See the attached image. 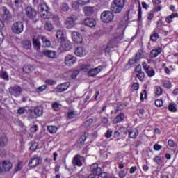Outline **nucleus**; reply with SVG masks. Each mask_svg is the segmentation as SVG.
Listing matches in <instances>:
<instances>
[{
	"mask_svg": "<svg viewBox=\"0 0 178 178\" xmlns=\"http://www.w3.org/2000/svg\"><path fill=\"white\" fill-rule=\"evenodd\" d=\"M126 6V0H113L111 6V10L113 13H122Z\"/></svg>",
	"mask_w": 178,
	"mask_h": 178,
	"instance_id": "obj_1",
	"label": "nucleus"
},
{
	"mask_svg": "<svg viewBox=\"0 0 178 178\" xmlns=\"http://www.w3.org/2000/svg\"><path fill=\"white\" fill-rule=\"evenodd\" d=\"M90 170L92 174H90L88 178H108V175L105 172H102L101 168L98 167L97 163H94L90 166Z\"/></svg>",
	"mask_w": 178,
	"mask_h": 178,
	"instance_id": "obj_2",
	"label": "nucleus"
},
{
	"mask_svg": "<svg viewBox=\"0 0 178 178\" xmlns=\"http://www.w3.org/2000/svg\"><path fill=\"white\" fill-rule=\"evenodd\" d=\"M40 16L42 19H52L54 17L52 13L49 12V7L47 4H43L42 8H40Z\"/></svg>",
	"mask_w": 178,
	"mask_h": 178,
	"instance_id": "obj_3",
	"label": "nucleus"
},
{
	"mask_svg": "<svg viewBox=\"0 0 178 178\" xmlns=\"http://www.w3.org/2000/svg\"><path fill=\"white\" fill-rule=\"evenodd\" d=\"M115 15L112 11H104L101 15V20L103 23H109L113 20Z\"/></svg>",
	"mask_w": 178,
	"mask_h": 178,
	"instance_id": "obj_4",
	"label": "nucleus"
},
{
	"mask_svg": "<svg viewBox=\"0 0 178 178\" xmlns=\"http://www.w3.org/2000/svg\"><path fill=\"white\" fill-rule=\"evenodd\" d=\"M24 29V25H23V22H15L11 26V30L15 34H22Z\"/></svg>",
	"mask_w": 178,
	"mask_h": 178,
	"instance_id": "obj_5",
	"label": "nucleus"
},
{
	"mask_svg": "<svg viewBox=\"0 0 178 178\" xmlns=\"http://www.w3.org/2000/svg\"><path fill=\"white\" fill-rule=\"evenodd\" d=\"M12 169V163L8 161H4L0 163V172L5 173L9 172Z\"/></svg>",
	"mask_w": 178,
	"mask_h": 178,
	"instance_id": "obj_6",
	"label": "nucleus"
},
{
	"mask_svg": "<svg viewBox=\"0 0 178 178\" xmlns=\"http://www.w3.org/2000/svg\"><path fill=\"white\" fill-rule=\"evenodd\" d=\"M76 62H77V58L72 54H68L65 57L64 63L66 66H73Z\"/></svg>",
	"mask_w": 178,
	"mask_h": 178,
	"instance_id": "obj_7",
	"label": "nucleus"
},
{
	"mask_svg": "<svg viewBox=\"0 0 178 178\" xmlns=\"http://www.w3.org/2000/svg\"><path fill=\"white\" fill-rule=\"evenodd\" d=\"M24 12L29 19H34V17L37 16V12H35V10L31 6L26 7Z\"/></svg>",
	"mask_w": 178,
	"mask_h": 178,
	"instance_id": "obj_8",
	"label": "nucleus"
},
{
	"mask_svg": "<svg viewBox=\"0 0 178 178\" xmlns=\"http://www.w3.org/2000/svg\"><path fill=\"white\" fill-rule=\"evenodd\" d=\"M72 40L75 44H83V36L76 31L72 32Z\"/></svg>",
	"mask_w": 178,
	"mask_h": 178,
	"instance_id": "obj_9",
	"label": "nucleus"
},
{
	"mask_svg": "<svg viewBox=\"0 0 178 178\" xmlns=\"http://www.w3.org/2000/svg\"><path fill=\"white\" fill-rule=\"evenodd\" d=\"M142 66L145 72V73L147 74V76L149 77H152L155 76V71L154 70V68L151 66L147 65V63L144 62L142 64Z\"/></svg>",
	"mask_w": 178,
	"mask_h": 178,
	"instance_id": "obj_10",
	"label": "nucleus"
},
{
	"mask_svg": "<svg viewBox=\"0 0 178 178\" xmlns=\"http://www.w3.org/2000/svg\"><path fill=\"white\" fill-rule=\"evenodd\" d=\"M60 42L61 51H70L72 49V42L69 40L65 39Z\"/></svg>",
	"mask_w": 178,
	"mask_h": 178,
	"instance_id": "obj_11",
	"label": "nucleus"
},
{
	"mask_svg": "<svg viewBox=\"0 0 178 178\" xmlns=\"http://www.w3.org/2000/svg\"><path fill=\"white\" fill-rule=\"evenodd\" d=\"M87 49L84 47H79L74 51V54L79 58H84L87 55Z\"/></svg>",
	"mask_w": 178,
	"mask_h": 178,
	"instance_id": "obj_12",
	"label": "nucleus"
},
{
	"mask_svg": "<svg viewBox=\"0 0 178 178\" xmlns=\"http://www.w3.org/2000/svg\"><path fill=\"white\" fill-rule=\"evenodd\" d=\"M102 69H104L102 66H98L95 68H91L88 71V74L90 77H94V76H97V74L101 73V72H102Z\"/></svg>",
	"mask_w": 178,
	"mask_h": 178,
	"instance_id": "obj_13",
	"label": "nucleus"
},
{
	"mask_svg": "<svg viewBox=\"0 0 178 178\" xmlns=\"http://www.w3.org/2000/svg\"><path fill=\"white\" fill-rule=\"evenodd\" d=\"M42 160L39 157H33L29 161V168H35L41 163Z\"/></svg>",
	"mask_w": 178,
	"mask_h": 178,
	"instance_id": "obj_14",
	"label": "nucleus"
},
{
	"mask_svg": "<svg viewBox=\"0 0 178 178\" xmlns=\"http://www.w3.org/2000/svg\"><path fill=\"white\" fill-rule=\"evenodd\" d=\"M82 10L86 16H91L95 12V7L86 6L82 8Z\"/></svg>",
	"mask_w": 178,
	"mask_h": 178,
	"instance_id": "obj_15",
	"label": "nucleus"
},
{
	"mask_svg": "<svg viewBox=\"0 0 178 178\" xmlns=\"http://www.w3.org/2000/svg\"><path fill=\"white\" fill-rule=\"evenodd\" d=\"M74 22H76V19L72 17H67L65 22V27L67 29H72V27H74V24H76Z\"/></svg>",
	"mask_w": 178,
	"mask_h": 178,
	"instance_id": "obj_16",
	"label": "nucleus"
},
{
	"mask_svg": "<svg viewBox=\"0 0 178 178\" xmlns=\"http://www.w3.org/2000/svg\"><path fill=\"white\" fill-rule=\"evenodd\" d=\"M10 93L14 97H19L22 94V88L19 86H14L10 88Z\"/></svg>",
	"mask_w": 178,
	"mask_h": 178,
	"instance_id": "obj_17",
	"label": "nucleus"
},
{
	"mask_svg": "<svg viewBox=\"0 0 178 178\" xmlns=\"http://www.w3.org/2000/svg\"><path fill=\"white\" fill-rule=\"evenodd\" d=\"M69 87H70V83L69 82H66L58 85L56 88V90L58 92H63V91H66Z\"/></svg>",
	"mask_w": 178,
	"mask_h": 178,
	"instance_id": "obj_18",
	"label": "nucleus"
},
{
	"mask_svg": "<svg viewBox=\"0 0 178 178\" xmlns=\"http://www.w3.org/2000/svg\"><path fill=\"white\" fill-rule=\"evenodd\" d=\"M44 108L42 107V106H38L34 107L33 113L38 118H40V116H42Z\"/></svg>",
	"mask_w": 178,
	"mask_h": 178,
	"instance_id": "obj_19",
	"label": "nucleus"
},
{
	"mask_svg": "<svg viewBox=\"0 0 178 178\" xmlns=\"http://www.w3.org/2000/svg\"><path fill=\"white\" fill-rule=\"evenodd\" d=\"M83 23L86 26H88V27H95L97 24V22L92 18H86Z\"/></svg>",
	"mask_w": 178,
	"mask_h": 178,
	"instance_id": "obj_20",
	"label": "nucleus"
},
{
	"mask_svg": "<svg viewBox=\"0 0 178 178\" xmlns=\"http://www.w3.org/2000/svg\"><path fill=\"white\" fill-rule=\"evenodd\" d=\"M43 54L47 58H50L51 59H54V58H56V51H55L44 49L43 51Z\"/></svg>",
	"mask_w": 178,
	"mask_h": 178,
	"instance_id": "obj_21",
	"label": "nucleus"
},
{
	"mask_svg": "<svg viewBox=\"0 0 178 178\" xmlns=\"http://www.w3.org/2000/svg\"><path fill=\"white\" fill-rule=\"evenodd\" d=\"M127 133L130 138H137V136H138V131L136 129H128Z\"/></svg>",
	"mask_w": 178,
	"mask_h": 178,
	"instance_id": "obj_22",
	"label": "nucleus"
},
{
	"mask_svg": "<svg viewBox=\"0 0 178 178\" xmlns=\"http://www.w3.org/2000/svg\"><path fill=\"white\" fill-rule=\"evenodd\" d=\"M80 158H81V156L80 155H76L72 161V163L74 166H83V162H81V160H80Z\"/></svg>",
	"mask_w": 178,
	"mask_h": 178,
	"instance_id": "obj_23",
	"label": "nucleus"
},
{
	"mask_svg": "<svg viewBox=\"0 0 178 178\" xmlns=\"http://www.w3.org/2000/svg\"><path fill=\"white\" fill-rule=\"evenodd\" d=\"M124 120V113H120L113 120V124H116L118 123H120Z\"/></svg>",
	"mask_w": 178,
	"mask_h": 178,
	"instance_id": "obj_24",
	"label": "nucleus"
},
{
	"mask_svg": "<svg viewBox=\"0 0 178 178\" xmlns=\"http://www.w3.org/2000/svg\"><path fill=\"white\" fill-rule=\"evenodd\" d=\"M56 37L60 42L66 40V38H65V33H63V31L62 30H58L56 31Z\"/></svg>",
	"mask_w": 178,
	"mask_h": 178,
	"instance_id": "obj_25",
	"label": "nucleus"
},
{
	"mask_svg": "<svg viewBox=\"0 0 178 178\" xmlns=\"http://www.w3.org/2000/svg\"><path fill=\"white\" fill-rule=\"evenodd\" d=\"M3 10L4 12L3 15V20H10V19H12V14H10V12H9V10L6 8H3Z\"/></svg>",
	"mask_w": 178,
	"mask_h": 178,
	"instance_id": "obj_26",
	"label": "nucleus"
},
{
	"mask_svg": "<svg viewBox=\"0 0 178 178\" xmlns=\"http://www.w3.org/2000/svg\"><path fill=\"white\" fill-rule=\"evenodd\" d=\"M40 38H33V44L34 49L36 51H40V48H41V43H40Z\"/></svg>",
	"mask_w": 178,
	"mask_h": 178,
	"instance_id": "obj_27",
	"label": "nucleus"
},
{
	"mask_svg": "<svg viewBox=\"0 0 178 178\" xmlns=\"http://www.w3.org/2000/svg\"><path fill=\"white\" fill-rule=\"evenodd\" d=\"M162 52V49L161 47H159L157 49L152 50L150 53V56L152 58H156L158 55H159Z\"/></svg>",
	"mask_w": 178,
	"mask_h": 178,
	"instance_id": "obj_28",
	"label": "nucleus"
},
{
	"mask_svg": "<svg viewBox=\"0 0 178 178\" xmlns=\"http://www.w3.org/2000/svg\"><path fill=\"white\" fill-rule=\"evenodd\" d=\"M8 145V137L6 135L1 136L0 137V147H5Z\"/></svg>",
	"mask_w": 178,
	"mask_h": 178,
	"instance_id": "obj_29",
	"label": "nucleus"
},
{
	"mask_svg": "<svg viewBox=\"0 0 178 178\" xmlns=\"http://www.w3.org/2000/svg\"><path fill=\"white\" fill-rule=\"evenodd\" d=\"M175 17H178V14L177 13H172L170 15H168L165 17V22L170 24L172 22H173V19Z\"/></svg>",
	"mask_w": 178,
	"mask_h": 178,
	"instance_id": "obj_30",
	"label": "nucleus"
},
{
	"mask_svg": "<svg viewBox=\"0 0 178 178\" xmlns=\"http://www.w3.org/2000/svg\"><path fill=\"white\" fill-rule=\"evenodd\" d=\"M33 3L35 6H39L40 9H42L44 5H47L44 0H33Z\"/></svg>",
	"mask_w": 178,
	"mask_h": 178,
	"instance_id": "obj_31",
	"label": "nucleus"
},
{
	"mask_svg": "<svg viewBox=\"0 0 178 178\" xmlns=\"http://www.w3.org/2000/svg\"><path fill=\"white\" fill-rule=\"evenodd\" d=\"M39 38H40V40H42L44 47H51V42L48 39H47L46 37L39 36Z\"/></svg>",
	"mask_w": 178,
	"mask_h": 178,
	"instance_id": "obj_32",
	"label": "nucleus"
},
{
	"mask_svg": "<svg viewBox=\"0 0 178 178\" xmlns=\"http://www.w3.org/2000/svg\"><path fill=\"white\" fill-rule=\"evenodd\" d=\"M154 92H155L156 95L159 97V95H162V94L163 92V89H162V88L161 86H155Z\"/></svg>",
	"mask_w": 178,
	"mask_h": 178,
	"instance_id": "obj_33",
	"label": "nucleus"
},
{
	"mask_svg": "<svg viewBox=\"0 0 178 178\" xmlns=\"http://www.w3.org/2000/svg\"><path fill=\"white\" fill-rule=\"evenodd\" d=\"M24 163L23 161H18L17 164L15 165V172H19L22 169H23Z\"/></svg>",
	"mask_w": 178,
	"mask_h": 178,
	"instance_id": "obj_34",
	"label": "nucleus"
},
{
	"mask_svg": "<svg viewBox=\"0 0 178 178\" xmlns=\"http://www.w3.org/2000/svg\"><path fill=\"white\" fill-rule=\"evenodd\" d=\"M162 84L165 88H172V82H170L169 80H163Z\"/></svg>",
	"mask_w": 178,
	"mask_h": 178,
	"instance_id": "obj_35",
	"label": "nucleus"
},
{
	"mask_svg": "<svg viewBox=\"0 0 178 178\" xmlns=\"http://www.w3.org/2000/svg\"><path fill=\"white\" fill-rule=\"evenodd\" d=\"M47 130L51 134H55L58 129L55 126H49L47 127Z\"/></svg>",
	"mask_w": 178,
	"mask_h": 178,
	"instance_id": "obj_36",
	"label": "nucleus"
},
{
	"mask_svg": "<svg viewBox=\"0 0 178 178\" xmlns=\"http://www.w3.org/2000/svg\"><path fill=\"white\" fill-rule=\"evenodd\" d=\"M77 116V112L74 111V110H72L68 112L67 117L69 119H73L74 118H76Z\"/></svg>",
	"mask_w": 178,
	"mask_h": 178,
	"instance_id": "obj_37",
	"label": "nucleus"
},
{
	"mask_svg": "<svg viewBox=\"0 0 178 178\" xmlns=\"http://www.w3.org/2000/svg\"><path fill=\"white\" fill-rule=\"evenodd\" d=\"M23 47L25 49H30L31 48V42L30 40H25L23 42Z\"/></svg>",
	"mask_w": 178,
	"mask_h": 178,
	"instance_id": "obj_38",
	"label": "nucleus"
},
{
	"mask_svg": "<svg viewBox=\"0 0 178 178\" xmlns=\"http://www.w3.org/2000/svg\"><path fill=\"white\" fill-rule=\"evenodd\" d=\"M111 49H113V42H110L106 47L105 52L109 53L111 51Z\"/></svg>",
	"mask_w": 178,
	"mask_h": 178,
	"instance_id": "obj_39",
	"label": "nucleus"
},
{
	"mask_svg": "<svg viewBox=\"0 0 178 178\" xmlns=\"http://www.w3.org/2000/svg\"><path fill=\"white\" fill-rule=\"evenodd\" d=\"M44 29L47 31H52L54 30V26H52V24L47 22L44 25Z\"/></svg>",
	"mask_w": 178,
	"mask_h": 178,
	"instance_id": "obj_40",
	"label": "nucleus"
},
{
	"mask_svg": "<svg viewBox=\"0 0 178 178\" xmlns=\"http://www.w3.org/2000/svg\"><path fill=\"white\" fill-rule=\"evenodd\" d=\"M51 108H53L54 111H59L60 108V103L54 102L51 105Z\"/></svg>",
	"mask_w": 178,
	"mask_h": 178,
	"instance_id": "obj_41",
	"label": "nucleus"
},
{
	"mask_svg": "<svg viewBox=\"0 0 178 178\" xmlns=\"http://www.w3.org/2000/svg\"><path fill=\"white\" fill-rule=\"evenodd\" d=\"M0 77L4 80H9V75H8V73L5 71L0 73Z\"/></svg>",
	"mask_w": 178,
	"mask_h": 178,
	"instance_id": "obj_42",
	"label": "nucleus"
},
{
	"mask_svg": "<svg viewBox=\"0 0 178 178\" xmlns=\"http://www.w3.org/2000/svg\"><path fill=\"white\" fill-rule=\"evenodd\" d=\"M33 70V66L31 65H25L23 67V71L25 72V73H30Z\"/></svg>",
	"mask_w": 178,
	"mask_h": 178,
	"instance_id": "obj_43",
	"label": "nucleus"
},
{
	"mask_svg": "<svg viewBox=\"0 0 178 178\" xmlns=\"http://www.w3.org/2000/svg\"><path fill=\"white\" fill-rule=\"evenodd\" d=\"M69 9H70V8L69 7V4H67L66 3H63L61 5V10H63V12H67V10H69Z\"/></svg>",
	"mask_w": 178,
	"mask_h": 178,
	"instance_id": "obj_44",
	"label": "nucleus"
},
{
	"mask_svg": "<svg viewBox=\"0 0 178 178\" xmlns=\"http://www.w3.org/2000/svg\"><path fill=\"white\" fill-rule=\"evenodd\" d=\"M44 82L46 84H47V86H55V84H56V81L53 79H47L45 80Z\"/></svg>",
	"mask_w": 178,
	"mask_h": 178,
	"instance_id": "obj_45",
	"label": "nucleus"
},
{
	"mask_svg": "<svg viewBox=\"0 0 178 178\" xmlns=\"http://www.w3.org/2000/svg\"><path fill=\"white\" fill-rule=\"evenodd\" d=\"M72 6L73 9H75L76 10H77L80 8V6H81V5H80L79 3V1H74L72 4Z\"/></svg>",
	"mask_w": 178,
	"mask_h": 178,
	"instance_id": "obj_46",
	"label": "nucleus"
},
{
	"mask_svg": "<svg viewBox=\"0 0 178 178\" xmlns=\"http://www.w3.org/2000/svg\"><path fill=\"white\" fill-rule=\"evenodd\" d=\"M159 38V35L158 33H153L150 36V40L155 42Z\"/></svg>",
	"mask_w": 178,
	"mask_h": 178,
	"instance_id": "obj_47",
	"label": "nucleus"
},
{
	"mask_svg": "<svg viewBox=\"0 0 178 178\" xmlns=\"http://www.w3.org/2000/svg\"><path fill=\"white\" fill-rule=\"evenodd\" d=\"M81 6H84V5H88L91 2V0H77Z\"/></svg>",
	"mask_w": 178,
	"mask_h": 178,
	"instance_id": "obj_48",
	"label": "nucleus"
},
{
	"mask_svg": "<svg viewBox=\"0 0 178 178\" xmlns=\"http://www.w3.org/2000/svg\"><path fill=\"white\" fill-rule=\"evenodd\" d=\"M145 74L144 72H138L136 74V77L140 80V81H143L144 80Z\"/></svg>",
	"mask_w": 178,
	"mask_h": 178,
	"instance_id": "obj_49",
	"label": "nucleus"
},
{
	"mask_svg": "<svg viewBox=\"0 0 178 178\" xmlns=\"http://www.w3.org/2000/svg\"><path fill=\"white\" fill-rule=\"evenodd\" d=\"M154 104L156 106H157V108H161V106H163V101H162V99H156Z\"/></svg>",
	"mask_w": 178,
	"mask_h": 178,
	"instance_id": "obj_50",
	"label": "nucleus"
},
{
	"mask_svg": "<svg viewBox=\"0 0 178 178\" xmlns=\"http://www.w3.org/2000/svg\"><path fill=\"white\" fill-rule=\"evenodd\" d=\"M168 109L170 112H176L177 111L176 106L173 103L170 104Z\"/></svg>",
	"mask_w": 178,
	"mask_h": 178,
	"instance_id": "obj_51",
	"label": "nucleus"
},
{
	"mask_svg": "<svg viewBox=\"0 0 178 178\" xmlns=\"http://www.w3.org/2000/svg\"><path fill=\"white\" fill-rule=\"evenodd\" d=\"M91 67V65H84L82 66V70H83V72H90Z\"/></svg>",
	"mask_w": 178,
	"mask_h": 178,
	"instance_id": "obj_52",
	"label": "nucleus"
},
{
	"mask_svg": "<svg viewBox=\"0 0 178 178\" xmlns=\"http://www.w3.org/2000/svg\"><path fill=\"white\" fill-rule=\"evenodd\" d=\"M124 108H126V105L125 104L118 105L115 111L116 112H119L120 111H123V109H124Z\"/></svg>",
	"mask_w": 178,
	"mask_h": 178,
	"instance_id": "obj_53",
	"label": "nucleus"
},
{
	"mask_svg": "<svg viewBox=\"0 0 178 178\" xmlns=\"http://www.w3.org/2000/svg\"><path fill=\"white\" fill-rule=\"evenodd\" d=\"M140 101H144V99H145V98H147V91L143 90L141 93H140Z\"/></svg>",
	"mask_w": 178,
	"mask_h": 178,
	"instance_id": "obj_54",
	"label": "nucleus"
},
{
	"mask_svg": "<svg viewBox=\"0 0 178 178\" xmlns=\"http://www.w3.org/2000/svg\"><path fill=\"white\" fill-rule=\"evenodd\" d=\"M38 130V126L37 125H33L30 128V132L32 134L35 133Z\"/></svg>",
	"mask_w": 178,
	"mask_h": 178,
	"instance_id": "obj_55",
	"label": "nucleus"
},
{
	"mask_svg": "<svg viewBox=\"0 0 178 178\" xmlns=\"http://www.w3.org/2000/svg\"><path fill=\"white\" fill-rule=\"evenodd\" d=\"M153 148L154 149V151H161V149L163 148L162 145L156 143L154 145Z\"/></svg>",
	"mask_w": 178,
	"mask_h": 178,
	"instance_id": "obj_56",
	"label": "nucleus"
},
{
	"mask_svg": "<svg viewBox=\"0 0 178 178\" xmlns=\"http://www.w3.org/2000/svg\"><path fill=\"white\" fill-rule=\"evenodd\" d=\"M143 16V12L141 11V6L139 5L138 9V20H141V17Z\"/></svg>",
	"mask_w": 178,
	"mask_h": 178,
	"instance_id": "obj_57",
	"label": "nucleus"
},
{
	"mask_svg": "<svg viewBox=\"0 0 178 178\" xmlns=\"http://www.w3.org/2000/svg\"><path fill=\"white\" fill-rule=\"evenodd\" d=\"M38 147V143H34L30 147V151H35L37 147Z\"/></svg>",
	"mask_w": 178,
	"mask_h": 178,
	"instance_id": "obj_58",
	"label": "nucleus"
},
{
	"mask_svg": "<svg viewBox=\"0 0 178 178\" xmlns=\"http://www.w3.org/2000/svg\"><path fill=\"white\" fill-rule=\"evenodd\" d=\"M47 90V86L46 85H43L42 86H40L37 88V92H42V91Z\"/></svg>",
	"mask_w": 178,
	"mask_h": 178,
	"instance_id": "obj_59",
	"label": "nucleus"
},
{
	"mask_svg": "<svg viewBox=\"0 0 178 178\" xmlns=\"http://www.w3.org/2000/svg\"><path fill=\"white\" fill-rule=\"evenodd\" d=\"M92 122V119H89L84 122L83 126H85V127H89V126H91Z\"/></svg>",
	"mask_w": 178,
	"mask_h": 178,
	"instance_id": "obj_60",
	"label": "nucleus"
},
{
	"mask_svg": "<svg viewBox=\"0 0 178 178\" xmlns=\"http://www.w3.org/2000/svg\"><path fill=\"white\" fill-rule=\"evenodd\" d=\"M126 175H127V172L124 170H121V171L119 172V177L120 178L126 177Z\"/></svg>",
	"mask_w": 178,
	"mask_h": 178,
	"instance_id": "obj_61",
	"label": "nucleus"
},
{
	"mask_svg": "<svg viewBox=\"0 0 178 178\" xmlns=\"http://www.w3.org/2000/svg\"><path fill=\"white\" fill-rule=\"evenodd\" d=\"M161 156H156L155 158L154 159V162H155L156 163H157V165H159V163H161Z\"/></svg>",
	"mask_w": 178,
	"mask_h": 178,
	"instance_id": "obj_62",
	"label": "nucleus"
},
{
	"mask_svg": "<svg viewBox=\"0 0 178 178\" xmlns=\"http://www.w3.org/2000/svg\"><path fill=\"white\" fill-rule=\"evenodd\" d=\"M86 140H87V136L86 134L82 135L79 138V141L81 144H83V143H84V141H86Z\"/></svg>",
	"mask_w": 178,
	"mask_h": 178,
	"instance_id": "obj_63",
	"label": "nucleus"
},
{
	"mask_svg": "<svg viewBox=\"0 0 178 178\" xmlns=\"http://www.w3.org/2000/svg\"><path fill=\"white\" fill-rule=\"evenodd\" d=\"M140 88V85L138 83H134L132 85V89L137 90Z\"/></svg>",
	"mask_w": 178,
	"mask_h": 178,
	"instance_id": "obj_64",
	"label": "nucleus"
}]
</instances>
